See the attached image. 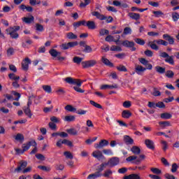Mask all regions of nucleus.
Wrapping results in <instances>:
<instances>
[{
	"mask_svg": "<svg viewBox=\"0 0 179 179\" xmlns=\"http://www.w3.org/2000/svg\"><path fill=\"white\" fill-rule=\"evenodd\" d=\"M64 80L65 82H66V83H69V85H76V86L73 87V89L78 93H83L85 92L84 90H82L80 88V86H82V83H83V81L79 79L72 78L71 77H67L65 78Z\"/></svg>",
	"mask_w": 179,
	"mask_h": 179,
	"instance_id": "obj_1",
	"label": "nucleus"
},
{
	"mask_svg": "<svg viewBox=\"0 0 179 179\" xmlns=\"http://www.w3.org/2000/svg\"><path fill=\"white\" fill-rule=\"evenodd\" d=\"M20 30V26H14L10 27L8 29L6 30V33L10 35L11 38H19V34H17V31Z\"/></svg>",
	"mask_w": 179,
	"mask_h": 179,
	"instance_id": "obj_2",
	"label": "nucleus"
},
{
	"mask_svg": "<svg viewBox=\"0 0 179 179\" xmlns=\"http://www.w3.org/2000/svg\"><path fill=\"white\" fill-rule=\"evenodd\" d=\"M159 57L161 58H165V62H167V64H170V65H174V56L169 55V53L166 52H161L159 53Z\"/></svg>",
	"mask_w": 179,
	"mask_h": 179,
	"instance_id": "obj_3",
	"label": "nucleus"
},
{
	"mask_svg": "<svg viewBox=\"0 0 179 179\" xmlns=\"http://www.w3.org/2000/svg\"><path fill=\"white\" fill-rule=\"evenodd\" d=\"M78 41L75 42H69V43H64L59 45V48L61 50H69V48H73V47H76L78 45Z\"/></svg>",
	"mask_w": 179,
	"mask_h": 179,
	"instance_id": "obj_4",
	"label": "nucleus"
},
{
	"mask_svg": "<svg viewBox=\"0 0 179 179\" xmlns=\"http://www.w3.org/2000/svg\"><path fill=\"white\" fill-rule=\"evenodd\" d=\"M107 166L109 167H115V166H118L120 164V158L118 157H113L108 159V162H106Z\"/></svg>",
	"mask_w": 179,
	"mask_h": 179,
	"instance_id": "obj_5",
	"label": "nucleus"
},
{
	"mask_svg": "<svg viewBox=\"0 0 179 179\" xmlns=\"http://www.w3.org/2000/svg\"><path fill=\"white\" fill-rule=\"evenodd\" d=\"M81 65L83 68H92V66H94V65H97V61L94 59L87 60L81 62Z\"/></svg>",
	"mask_w": 179,
	"mask_h": 179,
	"instance_id": "obj_6",
	"label": "nucleus"
},
{
	"mask_svg": "<svg viewBox=\"0 0 179 179\" xmlns=\"http://www.w3.org/2000/svg\"><path fill=\"white\" fill-rule=\"evenodd\" d=\"M122 45L127 48H131V51H136V48H135V43L134 41L125 40L122 42Z\"/></svg>",
	"mask_w": 179,
	"mask_h": 179,
	"instance_id": "obj_7",
	"label": "nucleus"
},
{
	"mask_svg": "<svg viewBox=\"0 0 179 179\" xmlns=\"http://www.w3.org/2000/svg\"><path fill=\"white\" fill-rule=\"evenodd\" d=\"M93 157H95V159H97L99 162H103V160H106V157L103 155V152L100 150L94 151L92 152Z\"/></svg>",
	"mask_w": 179,
	"mask_h": 179,
	"instance_id": "obj_8",
	"label": "nucleus"
},
{
	"mask_svg": "<svg viewBox=\"0 0 179 179\" xmlns=\"http://www.w3.org/2000/svg\"><path fill=\"white\" fill-rule=\"evenodd\" d=\"M26 167H27V162L22 160L19 162L17 167L15 169V173H20V171L24 170Z\"/></svg>",
	"mask_w": 179,
	"mask_h": 179,
	"instance_id": "obj_9",
	"label": "nucleus"
},
{
	"mask_svg": "<svg viewBox=\"0 0 179 179\" xmlns=\"http://www.w3.org/2000/svg\"><path fill=\"white\" fill-rule=\"evenodd\" d=\"M30 146H37V143H36V141L31 140V141L27 143V144H23L22 150H24V152H27V150H29L30 149Z\"/></svg>",
	"mask_w": 179,
	"mask_h": 179,
	"instance_id": "obj_10",
	"label": "nucleus"
},
{
	"mask_svg": "<svg viewBox=\"0 0 179 179\" xmlns=\"http://www.w3.org/2000/svg\"><path fill=\"white\" fill-rule=\"evenodd\" d=\"M108 141L107 140H101L99 143H96L94 145L95 149H103L104 146H108Z\"/></svg>",
	"mask_w": 179,
	"mask_h": 179,
	"instance_id": "obj_11",
	"label": "nucleus"
},
{
	"mask_svg": "<svg viewBox=\"0 0 179 179\" xmlns=\"http://www.w3.org/2000/svg\"><path fill=\"white\" fill-rule=\"evenodd\" d=\"M31 64V61L29 57H26L22 62V69L23 71H29V64Z\"/></svg>",
	"mask_w": 179,
	"mask_h": 179,
	"instance_id": "obj_12",
	"label": "nucleus"
},
{
	"mask_svg": "<svg viewBox=\"0 0 179 179\" xmlns=\"http://www.w3.org/2000/svg\"><path fill=\"white\" fill-rule=\"evenodd\" d=\"M162 38H164L165 41H168V44H170L171 45H173V44H174V38L169 35V34H164L162 36Z\"/></svg>",
	"mask_w": 179,
	"mask_h": 179,
	"instance_id": "obj_13",
	"label": "nucleus"
},
{
	"mask_svg": "<svg viewBox=\"0 0 179 179\" xmlns=\"http://www.w3.org/2000/svg\"><path fill=\"white\" fill-rule=\"evenodd\" d=\"M145 145L148 149H151V150H155V142H153V141L150 139H145Z\"/></svg>",
	"mask_w": 179,
	"mask_h": 179,
	"instance_id": "obj_14",
	"label": "nucleus"
},
{
	"mask_svg": "<svg viewBox=\"0 0 179 179\" xmlns=\"http://www.w3.org/2000/svg\"><path fill=\"white\" fill-rule=\"evenodd\" d=\"M92 16H96V19H99V20H106V19H107V17L97 11L92 12Z\"/></svg>",
	"mask_w": 179,
	"mask_h": 179,
	"instance_id": "obj_15",
	"label": "nucleus"
},
{
	"mask_svg": "<svg viewBox=\"0 0 179 179\" xmlns=\"http://www.w3.org/2000/svg\"><path fill=\"white\" fill-rule=\"evenodd\" d=\"M128 16L133 20H139L141 19V14L136 13H129Z\"/></svg>",
	"mask_w": 179,
	"mask_h": 179,
	"instance_id": "obj_16",
	"label": "nucleus"
},
{
	"mask_svg": "<svg viewBox=\"0 0 179 179\" xmlns=\"http://www.w3.org/2000/svg\"><path fill=\"white\" fill-rule=\"evenodd\" d=\"M122 118H126L128 120L130 117H132V113L129 110H124L122 112Z\"/></svg>",
	"mask_w": 179,
	"mask_h": 179,
	"instance_id": "obj_17",
	"label": "nucleus"
},
{
	"mask_svg": "<svg viewBox=\"0 0 179 179\" xmlns=\"http://www.w3.org/2000/svg\"><path fill=\"white\" fill-rule=\"evenodd\" d=\"M124 142L126 145H134V139L129 136H124Z\"/></svg>",
	"mask_w": 179,
	"mask_h": 179,
	"instance_id": "obj_18",
	"label": "nucleus"
},
{
	"mask_svg": "<svg viewBox=\"0 0 179 179\" xmlns=\"http://www.w3.org/2000/svg\"><path fill=\"white\" fill-rule=\"evenodd\" d=\"M145 70L146 68H144L143 66L140 65L136 66L135 68V72L136 73H137V75H141V73H142V72H145Z\"/></svg>",
	"mask_w": 179,
	"mask_h": 179,
	"instance_id": "obj_19",
	"label": "nucleus"
},
{
	"mask_svg": "<svg viewBox=\"0 0 179 179\" xmlns=\"http://www.w3.org/2000/svg\"><path fill=\"white\" fill-rule=\"evenodd\" d=\"M22 21L24 22V23H27V24H30V23L34 22V17L33 15H31L29 17H24L22 18Z\"/></svg>",
	"mask_w": 179,
	"mask_h": 179,
	"instance_id": "obj_20",
	"label": "nucleus"
},
{
	"mask_svg": "<svg viewBox=\"0 0 179 179\" xmlns=\"http://www.w3.org/2000/svg\"><path fill=\"white\" fill-rule=\"evenodd\" d=\"M102 176L103 177H105V178H111V176H113V171L110 169H106L104 171Z\"/></svg>",
	"mask_w": 179,
	"mask_h": 179,
	"instance_id": "obj_21",
	"label": "nucleus"
},
{
	"mask_svg": "<svg viewBox=\"0 0 179 179\" xmlns=\"http://www.w3.org/2000/svg\"><path fill=\"white\" fill-rule=\"evenodd\" d=\"M22 110H23L24 114L26 115H27V117H29V118H31L33 114H31V110H30V108L27 107V106H24L22 108Z\"/></svg>",
	"mask_w": 179,
	"mask_h": 179,
	"instance_id": "obj_22",
	"label": "nucleus"
},
{
	"mask_svg": "<svg viewBox=\"0 0 179 179\" xmlns=\"http://www.w3.org/2000/svg\"><path fill=\"white\" fill-rule=\"evenodd\" d=\"M154 43L158 44V45H164L165 47H167V45H169V42L163 39L155 40Z\"/></svg>",
	"mask_w": 179,
	"mask_h": 179,
	"instance_id": "obj_23",
	"label": "nucleus"
},
{
	"mask_svg": "<svg viewBox=\"0 0 179 179\" xmlns=\"http://www.w3.org/2000/svg\"><path fill=\"white\" fill-rule=\"evenodd\" d=\"M103 176L101 173L99 172H95L94 173L90 174L87 179H96L99 178V177H101Z\"/></svg>",
	"mask_w": 179,
	"mask_h": 179,
	"instance_id": "obj_24",
	"label": "nucleus"
},
{
	"mask_svg": "<svg viewBox=\"0 0 179 179\" xmlns=\"http://www.w3.org/2000/svg\"><path fill=\"white\" fill-rule=\"evenodd\" d=\"M49 54H50L52 57H54V58H57L58 55H61V52H58L55 49H51L49 51Z\"/></svg>",
	"mask_w": 179,
	"mask_h": 179,
	"instance_id": "obj_25",
	"label": "nucleus"
},
{
	"mask_svg": "<svg viewBox=\"0 0 179 179\" xmlns=\"http://www.w3.org/2000/svg\"><path fill=\"white\" fill-rule=\"evenodd\" d=\"M148 45H149V47H150L152 50H155V51H157V50H159V46L156 45V42H155V41H149Z\"/></svg>",
	"mask_w": 179,
	"mask_h": 179,
	"instance_id": "obj_26",
	"label": "nucleus"
},
{
	"mask_svg": "<svg viewBox=\"0 0 179 179\" xmlns=\"http://www.w3.org/2000/svg\"><path fill=\"white\" fill-rule=\"evenodd\" d=\"M131 152H132V153H134V155H141V148H139V147H138L136 145H134L131 148Z\"/></svg>",
	"mask_w": 179,
	"mask_h": 179,
	"instance_id": "obj_27",
	"label": "nucleus"
},
{
	"mask_svg": "<svg viewBox=\"0 0 179 179\" xmlns=\"http://www.w3.org/2000/svg\"><path fill=\"white\" fill-rule=\"evenodd\" d=\"M87 27L91 30H94L96 29V23L94 21H88L87 22Z\"/></svg>",
	"mask_w": 179,
	"mask_h": 179,
	"instance_id": "obj_28",
	"label": "nucleus"
},
{
	"mask_svg": "<svg viewBox=\"0 0 179 179\" xmlns=\"http://www.w3.org/2000/svg\"><path fill=\"white\" fill-rule=\"evenodd\" d=\"M102 62L107 66H110V67L114 66V64L113 63H111V62H110V60H108V59H107L104 57H102Z\"/></svg>",
	"mask_w": 179,
	"mask_h": 179,
	"instance_id": "obj_29",
	"label": "nucleus"
},
{
	"mask_svg": "<svg viewBox=\"0 0 179 179\" xmlns=\"http://www.w3.org/2000/svg\"><path fill=\"white\" fill-rule=\"evenodd\" d=\"M159 124L162 129L166 128V127H171V123L169 121L159 122Z\"/></svg>",
	"mask_w": 179,
	"mask_h": 179,
	"instance_id": "obj_30",
	"label": "nucleus"
},
{
	"mask_svg": "<svg viewBox=\"0 0 179 179\" xmlns=\"http://www.w3.org/2000/svg\"><path fill=\"white\" fill-rule=\"evenodd\" d=\"M155 71L158 73H161V74L166 73V68L162 67L160 66H155Z\"/></svg>",
	"mask_w": 179,
	"mask_h": 179,
	"instance_id": "obj_31",
	"label": "nucleus"
},
{
	"mask_svg": "<svg viewBox=\"0 0 179 179\" xmlns=\"http://www.w3.org/2000/svg\"><path fill=\"white\" fill-rule=\"evenodd\" d=\"M107 163L104 162L102 163L100 166H98V168L96 169L97 171L96 173H101V171H103L104 170V169H106V167H107Z\"/></svg>",
	"mask_w": 179,
	"mask_h": 179,
	"instance_id": "obj_32",
	"label": "nucleus"
},
{
	"mask_svg": "<svg viewBox=\"0 0 179 179\" xmlns=\"http://www.w3.org/2000/svg\"><path fill=\"white\" fill-rule=\"evenodd\" d=\"M66 37L69 40H76L78 38V36H76L73 32H69L66 34Z\"/></svg>",
	"mask_w": 179,
	"mask_h": 179,
	"instance_id": "obj_33",
	"label": "nucleus"
},
{
	"mask_svg": "<svg viewBox=\"0 0 179 179\" xmlns=\"http://www.w3.org/2000/svg\"><path fill=\"white\" fill-rule=\"evenodd\" d=\"M171 117H173V115L169 113H164L161 114V118H162V120H170Z\"/></svg>",
	"mask_w": 179,
	"mask_h": 179,
	"instance_id": "obj_34",
	"label": "nucleus"
},
{
	"mask_svg": "<svg viewBox=\"0 0 179 179\" xmlns=\"http://www.w3.org/2000/svg\"><path fill=\"white\" fill-rule=\"evenodd\" d=\"M124 177H126V179H141V176L135 173H132L129 176H126Z\"/></svg>",
	"mask_w": 179,
	"mask_h": 179,
	"instance_id": "obj_35",
	"label": "nucleus"
},
{
	"mask_svg": "<svg viewBox=\"0 0 179 179\" xmlns=\"http://www.w3.org/2000/svg\"><path fill=\"white\" fill-rule=\"evenodd\" d=\"M82 61H83V58L76 56L73 58V62L74 64H77V65H79L80 63L82 64Z\"/></svg>",
	"mask_w": 179,
	"mask_h": 179,
	"instance_id": "obj_36",
	"label": "nucleus"
},
{
	"mask_svg": "<svg viewBox=\"0 0 179 179\" xmlns=\"http://www.w3.org/2000/svg\"><path fill=\"white\" fill-rule=\"evenodd\" d=\"M8 78L11 80H19L20 79V77L19 76H16L15 73H10L8 74Z\"/></svg>",
	"mask_w": 179,
	"mask_h": 179,
	"instance_id": "obj_37",
	"label": "nucleus"
},
{
	"mask_svg": "<svg viewBox=\"0 0 179 179\" xmlns=\"http://www.w3.org/2000/svg\"><path fill=\"white\" fill-rule=\"evenodd\" d=\"M152 13L155 15V17H162L164 16V13L162 10L152 11Z\"/></svg>",
	"mask_w": 179,
	"mask_h": 179,
	"instance_id": "obj_38",
	"label": "nucleus"
},
{
	"mask_svg": "<svg viewBox=\"0 0 179 179\" xmlns=\"http://www.w3.org/2000/svg\"><path fill=\"white\" fill-rule=\"evenodd\" d=\"M64 121H66L67 122H72L73 121H75V116L74 115H66L64 117Z\"/></svg>",
	"mask_w": 179,
	"mask_h": 179,
	"instance_id": "obj_39",
	"label": "nucleus"
},
{
	"mask_svg": "<svg viewBox=\"0 0 179 179\" xmlns=\"http://www.w3.org/2000/svg\"><path fill=\"white\" fill-rule=\"evenodd\" d=\"M116 69L120 72H127L128 71V69H127V67H125V66H124L122 64L119 65L118 66L116 67Z\"/></svg>",
	"mask_w": 179,
	"mask_h": 179,
	"instance_id": "obj_40",
	"label": "nucleus"
},
{
	"mask_svg": "<svg viewBox=\"0 0 179 179\" xmlns=\"http://www.w3.org/2000/svg\"><path fill=\"white\" fill-rule=\"evenodd\" d=\"M110 34V31L106 29H101L99 30V36H107Z\"/></svg>",
	"mask_w": 179,
	"mask_h": 179,
	"instance_id": "obj_41",
	"label": "nucleus"
},
{
	"mask_svg": "<svg viewBox=\"0 0 179 179\" xmlns=\"http://www.w3.org/2000/svg\"><path fill=\"white\" fill-rule=\"evenodd\" d=\"M65 110H66V111H70L71 113H75V111H76V108L72 106V105L66 106Z\"/></svg>",
	"mask_w": 179,
	"mask_h": 179,
	"instance_id": "obj_42",
	"label": "nucleus"
},
{
	"mask_svg": "<svg viewBox=\"0 0 179 179\" xmlns=\"http://www.w3.org/2000/svg\"><path fill=\"white\" fill-rule=\"evenodd\" d=\"M66 132L69 134V135L76 136L78 135V131L74 128L69 129L66 130Z\"/></svg>",
	"mask_w": 179,
	"mask_h": 179,
	"instance_id": "obj_43",
	"label": "nucleus"
},
{
	"mask_svg": "<svg viewBox=\"0 0 179 179\" xmlns=\"http://www.w3.org/2000/svg\"><path fill=\"white\" fill-rule=\"evenodd\" d=\"M64 155L65 156L66 159H70L71 160L73 159V155H72V152L69 151L64 152Z\"/></svg>",
	"mask_w": 179,
	"mask_h": 179,
	"instance_id": "obj_44",
	"label": "nucleus"
},
{
	"mask_svg": "<svg viewBox=\"0 0 179 179\" xmlns=\"http://www.w3.org/2000/svg\"><path fill=\"white\" fill-rule=\"evenodd\" d=\"M110 51H117V52L122 51V48H121V47L117 46V45H112L110 47Z\"/></svg>",
	"mask_w": 179,
	"mask_h": 179,
	"instance_id": "obj_45",
	"label": "nucleus"
},
{
	"mask_svg": "<svg viewBox=\"0 0 179 179\" xmlns=\"http://www.w3.org/2000/svg\"><path fill=\"white\" fill-rule=\"evenodd\" d=\"M38 169H40V170H42L43 171H51V168L50 166H38Z\"/></svg>",
	"mask_w": 179,
	"mask_h": 179,
	"instance_id": "obj_46",
	"label": "nucleus"
},
{
	"mask_svg": "<svg viewBox=\"0 0 179 179\" xmlns=\"http://www.w3.org/2000/svg\"><path fill=\"white\" fill-rule=\"evenodd\" d=\"M166 76H167L169 79H172V78H174V72L171 70H169L166 73Z\"/></svg>",
	"mask_w": 179,
	"mask_h": 179,
	"instance_id": "obj_47",
	"label": "nucleus"
},
{
	"mask_svg": "<svg viewBox=\"0 0 179 179\" xmlns=\"http://www.w3.org/2000/svg\"><path fill=\"white\" fill-rule=\"evenodd\" d=\"M50 121H52L51 122H53L54 124H58V122H61V120L55 116H52L50 117Z\"/></svg>",
	"mask_w": 179,
	"mask_h": 179,
	"instance_id": "obj_48",
	"label": "nucleus"
},
{
	"mask_svg": "<svg viewBox=\"0 0 179 179\" xmlns=\"http://www.w3.org/2000/svg\"><path fill=\"white\" fill-rule=\"evenodd\" d=\"M43 89L46 93H51V86L50 85H43Z\"/></svg>",
	"mask_w": 179,
	"mask_h": 179,
	"instance_id": "obj_49",
	"label": "nucleus"
},
{
	"mask_svg": "<svg viewBox=\"0 0 179 179\" xmlns=\"http://www.w3.org/2000/svg\"><path fill=\"white\" fill-rule=\"evenodd\" d=\"M135 43L139 44V45H145V41L139 38L134 39Z\"/></svg>",
	"mask_w": 179,
	"mask_h": 179,
	"instance_id": "obj_50",
	"label": "nucleus"
},
{
	"mask_svg": "<svg viewBox=\"0 0 179 179\" xmlns=\"http://www.w3.org/2000/svg\"><path fill=\"white\" fill-rule=\"evenodd\" d=\"M132 33V29H131V27H125L124 29V31L123 34L125 35H128V34H131Z\"/></svg>",
	"mask_w": 179,
	"mask_h": 179,
	"instance_id": "obj_51",
	"label": "nucleus"
},
{
	"mask_svg": "<svg viewBox=\"0 0 179 179\" xmlns=\"http://www.w3.org/2000/svg\"><path fill=\"white\" fill-rule=\"evenodd\" d=\"M123 107H124V108H129V107H131V106H132V103L130 101H125L123 103H122Z\"/></svg>",
	"mask_w": 179,
	"mask_h": 179,
	"instance_id": "obj_52",
	"label": "nucleus"
},
{
	"mask_svg": "<svg viewBox=\"0 0 179 179\" xmlns=\"http://www.w3.org/2000/svg\"><path fill=\"white\" fill-rule=\"evenodd\" d=\"M90 104L92 106H94V107H96V108H103V106L100 105L99 103H96L94 101H90Z\"/></svg>",
	"mask_w": 179,
	"mask_h": 179,
	"instance_id": "obj_53",
	"label": "nucleus"
},
{
	"mask_svg": "<svg viewBox=\"0 0 179 179\" xmlns=\"http://www.w3.org/2000/svg\"><path fill=\"white\" fill-rule=\"evenodd\" d=\"M48 127L52 129V131H56L57 130V124L55 123L50 122L48 123Z\"/></svg>",
	"mask_w": 179,
	"mask_h": 179,
	"instance_id": "obj_54",
	"label": "nucleus"
},
{
	"mask_svg": "<svg viewBox=\"0 0 179 179\" xmlns=\"http://www.w3.org/2000/svg\"><path fill=\"white\" fill-rule=\"evenodd\" d=\"M36 29L37 31H44V27L41 24H36Z\"/></svg>",
	"mask_w": 179,
	"mask_h": 179,
	"instance_id": "obj_55",
	"label": "nucleus"
},
{
	"mask_svg": "<svg viewBox=\"0 0 179 179\" xmlns=\"http://www.w3.org/2000/svg\"><path fill=\"white\" fill-rule=\"evenodd\" d=\"M62 143L64 145H67V146H70V148H72V146H73V144H72L71 141L67 139L63 140Z\"/></svg>",
	"mask_w": 179,
	"mask_h": 179,
	"instance_id": "obj_56",
	"label": "nucleus"
},
{
	"mask_svg": "<svg viewBox=\"0 0 179 179\" xmlns=\"http://www.w3.org/2000/svg\"><path fill=\"white\" fill-rule=\"evenodd\" d=\"M15 141H24V136L22 134H17L15 136Z\"/></svg>",
	"mask_w": 179,
	"mask_h": 179,
	"instance_id": "obj_57",
	"label": "nucleus"
},
{
	"mask_svg": "<svg viewBox=\"0 0 179 179\" xmlns=\"http://www.w3.org/2000/svg\"><path fill=\"white\" fill-rule=\"evenodd\" d=\"M151 171L152 173H153L154 174H160L162 173V170L157 169V168H151Z\"/></svg>",
	"mask_w": 179,
	"mask_h": 179,
	"instance_id": "obj_58",
	"label": "nucleus"
},
{
	"mask_svg": "<svg viewBox=\"0 0 179 179\" xmlns=\"http://www.w3.org/2000/svg\"><path fill=\"white\" fill-rule=\"evenodd\" d=\"M172 19H173V22H177V20H178V19H179L178 13H172Z\"/></svg>",
	"mask_w": 179,
	"mask_h": 179,
	"instance_id": "obj_59",
	"label": "nucleus"
},
{
	"mask_svg": "<svg viewBox=\"0 0 179 179\" xmlns=\"http://www.w3.org/2000/svg\"><path fill=\"white\" fill-rule=\"evenodd\" d=\"M139 62H141V64H142V65H148V64L149 63V61L146 60V59L145 58H139L138 59Z\"/></svg>",
	"mask_w": 179,
	"mask_h": 179,
	"instance_id": "obj_60",
	"label": "nucleus"
},
{
	"mask_svg": "<svg viewBox=\"0 0 179 179\" xmlns=\"http://www.w3.org/2000/svg\"><path fill=\"white\" fill-rule=\"evenodd\" d=\"M105 41H107L108 43H111V41H114V36L111 35H108L105 38Z\"/></svg>",
	"mask_w": 179,
	"mask_h": 179,
	"instance_id": "obj_61",
	"label": "nucleus"
},
{
	"mask_svg": "<svg viewBox=\"0 0 179 179\" xmlns=\"http://www.w3.org/2000/svg\"><path fill=\"white\" fill-rule=\"evenodd\" d=\"M56 170H60L62 171L64 169H65V166L62 164H57L55 165Z\"/></svg>",
	"mask_w": 179,
	"mask_h": 179,
	"instance_id": "obj_62",
	"label": "nucleus"
},
{
	"mask_svg": "<svg viewBox=\"0 0 179 179\" xmlns=\"http://www.w3.org/2000/svg\"><path fill=\"white\" fill-rule=\"evenodd\" d=\"M156 107H158V108H166V105H164V103H163L162 101H159L158 103H156Z\"/></svg>",
	"mask_w": 179,
	"mask_h": 179,
	"instance_id": "obj_63",
	"label": "nucleus"
},
{
	"mask_svg": "<svg viewBox=\"0 0 179 179\" xmlns=\"http://www.w3.org/2000/svg\"><path fill=\"white\" fill-rule=\"evenodd\" d=\"M145 55H146V57H153V52L150 50H147L144 52Z\"/></svg>",
	"mask_w": 179,
	"mask_h": 179,
	"instance_id": "obj_64",
	"label": "nucleus"
}]
</instances>
